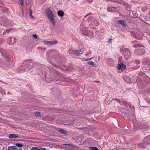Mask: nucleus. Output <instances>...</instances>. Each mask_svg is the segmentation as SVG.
<instances>
[{"label": "nucleus", "mask_w": 150, "mask_h": 150, "mask_svg": "<svg viewBox=\"0 0 150 150\" xmlns=\"http://www.w3.org/2000/svg\"><path fill=\"white\" fill-rule=\"evenodd\" d=\"M87 54H86V56H87Z\"/></svg>", "instance_id": "obj_53"}, {"label": "nucleus", "mask_w": 150, "mask_h": 150, "mask_svg": "<svg viewBox=\"0 0 150 150\" xmlns=\"http://www.w3.org/2000/svg\"><path fill=\"white\" fill-rule=\"evenodd\" d=\"M32 37L34 39H36L38 38L36 34L33 35Z\"/></svg>", "instance_id": "obj_36"}, {"label": "nucleus", "mask_w": 150, "mask_h": 150, "mask_svg": "<svg viewBox=\"0 0 150 150\" xmlns=\"http://www.w3.org/2000/svg\"><path fill=\"white\" fill-rule=\"evenodd\" d=\"M31 150H47V149L45 148H38L37 147H33L32 148Z\"/></svg>", "instance_id": "obj_13"}, {"label": "nucleus", "mask_w": 150, "mask_h": 150, "mask_svg": "<svg viewBox=\"0 0 150 150\" xmlns=\"http://www.w3.org/2000/svg\"><path fill=\"white\" fill-rule=\"evenodd\" d=\"M113 100H116L117 102H119V103H120V101L119 99H113Z\"/></svg>", "instance_id": "obj_41"}, {"label": "nucleus", "mask_w": 150, "mask_h": 150, "mask_svg": "<svg viewBox=\"0 0 150 150\" xmlns=\"http://www.w3.org/2000/svg\"><path fill=\"white\" fill-rule=\"evenodd\" d=\"M100 58V56H99L98 58V61H99Z\"/></svg>", "instance_id": "obj_46"}, {"label": "nucleus", "mask_w": 150, "mask_h": 150, "mask_svg": "<svg viewBox=\"0 0 150 150\" xmlns=\"http://www.w3.org/2000/svg\"><path fill=\"white\" fill-rule=\"evenodd\" d=\"M135 63L137 64H139L140 63V62L138 60H136L135 61Z\"/></svg>", "instance_id": "obj_39"}, {"label": "nucleus", "mask_w": 150, "mask_h": 150, "mask_svg": "<svg viewBox=\"0 0 150 150\" xmlns=\"http://www.w3.org/2000/svg\"><path fill=\"white\" fill-rule=\"evenodd\" d=\"M126 67V65L124 64L122 62L119 63L118 68L120 70H122L125 69Z\"/></svg>", "instance_id": "obj_6"}, {"label": "nucleus", "mask_w": 150, "mask_h": 150, "mask_svg": "<svg viewBox=\"0 0 150 150\" xmlns=\"http://www.w3.org/2000/svg\"><path fill=\"white\" fill-rule=\"evenodd\" d=\"M142 142L143 143H141L138 144V146L139 148L144 149L145 148L146 146V143L147 144H149V142L147 143L146 142H143V140H142Z\"/></svg>", "instance_id": "obj_7"}, {"label": "nucleus", "mask_w": 150, "mask_h": 150, "mask_svg": "<svg viewBox=\"0 0 150 150\" xmlns=\"http://www.w3.org/2000/svg\"><path fill=\"white\" fill-rule=\"evenodd\" d=\"M139 46H141L140 45H138V44H137V45H133V47H138Z\"/></svg>", "instance_id": "obj_40"}, {"label": "nucleus", "mask_w": 150, "mask_h": 150, "mask_svg": "<svg viewBox=\"0 0 150 150\" xmlns=\"http://www.w3.org/2000/svg\"><path fill=\"white\" fill-rule=\"evenodd\" d=\"M86 27H85V26L84 25H81L80 27V30L81 31V33H82L83 31L85 32L86 31Z\"/></svg>", "instance_id": "obj_14"}, {"label": "nucleus", "mask_w": 150, "mask_h": 150, "mask_svg": "<svg viewBox=\"0 0 150 150\" xmlns=\"http://www.w3.org/2000/svg\"><path fill=\"white\" fill-rule=\"evenodd\" d=\"M122 57H120L119 58V63H121L122 62Z\"/></svg>", "instance_id": "obj_37"}, {"label": "nucleus", "mask_w": 150, "mask_h": 150, "mask_svg": "<svg viewBox=\"0 0 150 150\" xmlns=\"http://www.w3.org/2000/svg\"><path fill=\"white\" fill-rule=\"evenodd\" d=\"M34 113L36 116H39L40 115V113L39 112H35Z\"/></svg>", "instance_id": "obj_34"}, {"label": "nucleus", "mask_w": 150, "mask_h": 150, "mask_svg": "<svg viewBox=\"0 0 150 150\" xmlns=\"http://www.w3.org/2000/svg\"><path fill=\"white\" fill-rule=\"evenodd\" d=\"M46 14L53 25L55 26L56 23L55 20V16L53 14L52 11L50 8L47 9L46 11Z\"/></svg>", "instance_id": "obj_1"}, {"label": "nucleus", "mask_w": 150, "mask_h": 150, "mask_svg": "<svg viewBox=\"0 0 150 150\" xmlns=\"http://www.w3.org/2000/svg\"><path fill=\"white\" fill-rule=\"evenodd\" d=\"M59 131L62 134H65L66 133L65 131L62 129H59Z\"/></svg>", "instance_id": "obj_30"}, {"label": "nucleus", "mask_w": 150, "mask_h": 150, "mask_svg": "<svg viewBox=\"0 0 150 150\" xmlns=\"http://www.w3.org/2000/svg\"><path fill=\"white\" fill-rule=\"evenodd\" d=\"M86 140L87 141H90V144H91L92 143H95V142H96L95 141H93L92 140H91L90 139H87Z\"/></svg>", "instance_id": "obj_25"}, {"label": "nucleus", "mask_w": 150, "mask_h": 150, "mask_svg": "<svg viewBox=\"0 0 150 150\" xmlns=\"http://www.w3.org/2000/svg\"><path fill=\"white\" fill-rule=\"evenodd\" d=\"M21 6L23 5V0H21Z\"/></svg>", "instance_id": "obj_43"}, {"label": "nucleus", "mask_w": 150, "mask_h": 150, "mask_svg": "<svg viewBox=\"0 0 150 150\" xmlns=\"http://www.w3.org/2000/svg\"><path fill=\"white\" fill-rule=\"evenodd\" d=\"M91 24L94 26H97L98 25L99 23L98 21L94 18L93 19V20L92 21Z\"/></svg>", "instance_id": "obj_9"}, {"label": "nucleus", "mask_w": 150, "mask_h": 150, "mask_svg": "<svg viewBox=\"0 0 150 150\" xmlns=\"http://www.w3.org/2000/svg\"><path fill=\"white\" fill-rule=\"evenodd\" d=\"M112 39L111 38L110 39L108 40V42L109 43H110L111 42V40Z\"/></svg>", "instance_id": "obj_45"}, {"label": "nucleus", "mask_w": 150, "mask_h": 150, "mask_svg": "<svg viewBox=\"0 0 150 150\" xmlns=\"http://www.w3.org/2000/svg\"><path fill=\"white\" fill-rule=\"evenodd\" d=\"M30 15L31 17L32 18H34V17L32 15V13H33V11L32 10L30 9Z\"/></svg>", "instance_id": "obj_29"}, {"label": "nucleus", "mask_w": 150, "mask_h": 150, "mask_svg": "<svg viewBox=\"0 0 150 150\" xmlns=\"http://www.w3.org/2000/svg\"><path fill=\"white\" fill-rule=\"evenodd\" d=\"M112 61V59H107L106 60V62H107V63H108V64H110V63H109V62L110 61Z\"/></svg>", "instance_id": "obj_35"}, {"label": "nucleus", "mask_w": 150, "mask_h": 150, "mask_svg": "<svg viewBox=\"0 0 150 150\" xmlns=\"http://www.w3.org/2000/svg\"><path fill=\"white\" fill-rule=\"evenodd\" d=\"M69 52L70 53L73 54H74V51L72 49H69Z\"/></svg>", "instance_id": "obj_33"}, {"label": "nucleus", "mask_w": 150, "mask_h": 150, "mask_svg": "<svg viewBox=\"0 0 150 150\" xmlns=\"http://www.w3.org/2000/svg\"><path fill=\"white\" fill-rule=\"evenodd\" d=\"M143 141L144 142H146L147 143H148V142L149 143L150 142V135H149L143 139Z\"/></svg>", "instance_id": "obj_12"}, {"label": "nucleus", "mask_w": 150, "mask_h": 150, "mask_svg": "<svg viewBox=\"0 0 150 150\" xmlns=\"http://www.w3.org/2000/svg\"><path fill=\"white\" fill-rule=\"evenodd\" d=\"M93 58V57H91V58H88V59H86V58H82L81 59V60L83 61H87L91 60Z\"/></svg>", "instance_id": "obj_24"}, {"label": "nucleus", "mask_w": 150, "mask_h": 150, "mask_svg": "<svg viewBox=\"0 0 150 150\" xmlns=\"http://www.w3.org/2000/svg\"><path fill=\"white\" fill-rule=\"evenodd\" d=\"M107 10L110 12H113L116 11V8L114 7H108Z\"/></svg>", "instance_id": "obj_16"}, {"label": "nucleus", "mask_w": 150, "mask_h": 150, "mask_svg": "<svg viewBox=\"0 0 150 150\" xmlns=\"http://www.w3.org/2000/svg\"><path fill=\"white\" fill-rule=\"evenodd\" d=\"M88 16V15H85V16L84 18H86L87 16Z\"/></svg>", "instance_id": "obj_48"}, {"label": "nucleus", "mask_w": 150, "mask_h": 150, "mask_svg": "<svg viewBox=\"0 0 150 150\" xmlns=\"http://www.w3.org/2000/svg\"><path fill=\"white\" fill-rule=\"evenodd\" d=\"M87 64H90L93 67H96V65L95 63L92 61H89L87 62Z\"/></svg>", "instance_id": "obj_17"}, {"label": "nucleus", "mask_w": 150, "mask_h": 150, "mask_svg": "<svg viewBox=\"0 0 150 150\" xmlns=\"http://www.w3.org/2000/svg\"><path fill=\"white\" fill-rule=\"evenodd\" d=\"M50 46L55 45L57 43V41L54 40L53 41L50 42Z\"/></svg>", "instance_id": "obj_26"}, {"label": "nucleus", "mask_w": 150, "mask_h": 150, "mask_svg": "<svg viewBox=\"0 0 150 150\" xmlns=\"http://www.w3.org/2000/svg\"><path fill=\"white\" fill-rule=\"evenodd\" d=\"M83 50L82 49H79V50H76L74 51V55H79L80 54H81L83 52Z\"/></svg>", "instance_id": "obj_8"}, {"label": "nucleus", "mask_w": 150, "mask_h": 150, "mask_svg": "<svg viewBox=\"0 0 150 150\" xmlns=\"http://www.w3.org/2000/svg\"><path fill=\"white\" fill-rule=\"evenodd\" d=\"M13 66V65H12V66H11V67H12Z\"/></svg>", "instance_id": "obj_52"}, {"label": "nucleus", "mask_w": 150, "mask_h": 150, "mask_svg": "<svg viewBox=\"0 0 150 150\" xmlns=\"http://www.w3.org/2000/svg\"><path fill=\"white\" fill-rule=\"evenodd\" d=\"M88 149L91 150H99V149L96 147L91 145V146L88 147Z\"/></svg>", "instance_id": "obj_20"}, {"label": "nucleus", "mask_w": 150, "mask_h": 150, "mask_svg": "<svg viewBox=\"0 0 150 150\" xmlns=\"http://www.w3.org/2000/svg\"><path fill=\"white\" fill-rule=\"evenodd\" d=\"M8 150H18V148L16 146H12L8 147Z\"/></svg>", "instance_id": "obj_18"}, {"label": "nucleus", "mask_w": 150, "mask_h": 150, "mask_svg": "<svg viewBox=\"0 0 150 150\" xmlns=\"http://www.w3.org/2000/svg\"><path fill=\"white\" fill-rule=\"evenodd\" d=\"M18 137L17 134H11L9 136V137L11 138H16Z\"/></svg>", "instance_id": "obj_19"}, {"label": "nucleus", "mask_w": 150, "mask_h": 150, "mask_svg": "<svg viewBox=\"0 0 150 150\" xmlns=\"http://www.w3.org/2000/svg\"><path fill=\"white\" fill-rule=\"evenodd\" d=\"M149 127V126H147V125H146V124H145V125H144V124L143 125V128L144 129L145 128H148Z\"/></svg>", "instance_id": "obj_38"}, {"label": "nucleus", "mask_w": 150, "mask_h": 150, "mask_svg": "<svg viewBox=\"0 0 150 150\" xmlns=\"http://www.w3.org/2000/svg\"><path fill=\"white\" fill-rule=\"evenodd\" d=\"M144 50L143 49H140L139 50L137 49L135 51V53L137 55H141L144 54Z\"/></svg>", "instance_id": "obj_5"}, {"label": "nucleus", "mask_w": 150, "mask_h": 150, "mask_svg": "<svg viewBox=\"0 0 150 150\" xmlns=\"http://www.w3.org/2000/svg\"><path fill=\"white\" fill-rule=\"evenodd\" d=\"M87 1L90 3L92 2V0H87Z\"/></svg>", "instance_id": "obj_44"}, {"label": "nucleus", "mask_w": 150, "mask_h": 150, "mask_svg": "<svg viewBox=\"0 0 150 150\" xmlns=\"http://www.w3.org/2000/svg\"><path fill=\"white\" fill-rule=\"evenodd\" d=\"M2 94H5V93L4 92L3 93H2Z\"/></svg>", "instance_id": "obj_50"}, {"label": "nucleus", "mask_w": 150, "mask_h": 150, "mask_svg": "<svg viewBox=\"0 0 150 150\" xmlns=\"http://www.w3.org/2000/svg\"><path fill=\"white\" fill-rule=\"evenodd\" d=\"M95 61L96 62H98V58L97 57H95Z\"/></svg>", "instance_id": "obj_42"}, {"label": "nucleus", "mask_w": 150, "mask_h": 150, "mask_svg": "<svg viewBox=\"0 0 150 150\" xmlns=\"http://www.w3.org/2000/svg\"><path fill=\"white\" fill-rule=\"evenodd\" d=\"M12 38H9L8 39V42L9 44H12L13 43H12Z\"/></svg>", "instance_id": "obj_31"}, {"label": "nucleus", "mask_w": 150, "mask_h": 150, "mask_svg": "<svg viewBox=\"0 0 150 150\" xmlns=\"http://www.w3.org/2000/svg\"><path fill=\"white\" fill-rule=\"evenodd\" d=\"M57 14L59 16L63 17L64 15V12L62 11H59L57 12Z\"/></svg>", "instance_id": "obj_15"}, {"label": "nucleus", "mask_w": 150, "mask_h": 150, "mask_svg": "<svg viewBox=\"0 0 150 150\" xmlns=\"http://www.w3.org/2000/svg\"><path fill=\"white\" fill-rule=\"evenodd\" d=\"M118 23L119 24H120L123 26H125V21L123 20H119L118 21Z\"/></svg>", "instance_id": "obj_23"}, {"label": "nucleus", "mask_w": 150, "mask_h": 150, "mask_svg": "<svg viewBox=\"0 0 150 150\" xmlns=\"http://www.w3.org/2000/svg\"><path fill=\"white\" fill-rule=\"evenodd\" d=\"M16 145L18 147H21L23 146V144H22L17 143L16 144Z\"/></svg>", "instance_id": "obj_32"}, {"label": "nucleus", "mask_w": 150, "mask_h": 150, "mask_svg": "<svg viewBox=\"0 0 150 150\" xmlns=\"http://www.w3.org/2000/svg\"><path fill=\"white\" fill-rule=\"evenodd\" d=\"M81 33L84 36H87L90 38H92L93 37V35L91 31H86L85 32L83 31Z\"/></svg>", "instance_id": "obj_4"}, {"label": "nucleus", "mask_w": 150, "mask_h": 150, "mask_svg": "<svg viewBox=\"0 0 150 150\" xmlns=\"http://www.w3.org/2000/svg\"><path fill=\"white\" fill-rule=\"evenodd\" d=\"M51 50H50L49 51V52H51Z\"/></svg>", "instance_id": "obj_51"}, {"label": "nucleus", "mask_w": 150, "mask_h": 150, "mask_svg": "<svg viewBox=\"0 0 150 150\" xmlns=\"http://www.w3.org/2000/svg\"><path fill=\"white\" fill-rule=\"evenodd\" d=\"M134 125L136 128H138L139 125H137L138 122L136 120H134Z\"/></svg>", "instance_id": "obj_22"}, {"label": "nucleus", "mask_w": 150, "mask_h": 150, "mask_svg": "<svg viewBox=\"0 0 150 150\" xmlns=\"http://www.w3.org/2000/svg\"><path fill=\"white\" fill-rule=\"evenodd\" d=\"M43 42L44 43V44L48 46H50V41L45 40Z\"/></svg>", "instance_id": "obj_28"}, {"label": "nucleus", "mask_w": 150, "mask_h": 150, "mask_svg": "<svg viewBox=\"0 0 150 150\" xmlns=\"http://www.w3.org/2000/svg\"><path fill=\"white\" fill-rule=\"evenodd\" d=\"M27 62L28 64L29 63V64H27V68H24L23 67H20L18 68V71H26L27 70V69H31L32 68L33 65V60L30 59L28 60L27 61Z\"/></svg>", "instance_id": "obj_2"}, {"label": "nucleus", "mask_w": 150, "mask_h": 150, "mask_svg": "<svg viewBox=\"0 0 150 150\" xmlns=\"http://www.w3.org/2000/svg\"><path fill=\"white\" fill-rule=\"evenodd\" d=\"M134 38L137 39L142 40V36H141L140 34L137 33L135 34L134 35Z\"/></svg>", "instance_id": "obj_10"}, {"label": "nucleus", "mask_w": 150, "mask_h": 150, "mask_svg": "<svg viewBox=\"0 0 150 150\" xmlns=\"http://www.w3.org/2000/svg\"><path fill=\"white\" fill-rule=\"evenodd\" d=\"M127 79H129V78L128 77H127Z\"/></svg>", "instance_id": "obj_49"}, {"label": "nucleus", "mask_w": 150, "mask_h": 150, "mask_svg": "<svg viewBox=\"0 0 150 150\" xmlns=\"http://www.w3.org/2000/svg\"><path fill=\"white\" fill-rule=\"evenodd\" d=\"M148 40L149 43H150V37L148 39Z\"/></svg>", "instance_id": "obj_47"}, {"label": "nucleus", "mask_w": 150, "mask_h": 150, "mask_svg": "<svg viewBox=\"0 0 150 150\" xmlns=\"http://www.w3.org/2000/svg\"><path fill=\"white\" fill-rule=\"evenodd\" d=\"M38 50L39 51H42V50H45L46 49L44 47H37Z\"/></svg>", "instance_id": "obj_21"}, {"label": "nucleus", "mask_w": 150, "mask_h": 150, "mask_svg": "<svg viewBox=\"0 0 150 150\" xmlns=\"http://www.w3.org/2000/svg\"><path fill=\"white\" fill-rule=\"evenodd\" d=\"M93 19L92 17L91 16H89L88 17L87 20V21L89 22L91 21V20H93Z\"/></svg>", "instance_id": "obj_27"}, {"label": "nucleus", "mask_w": 150, "mask_h": 150, "mask_svg": "<svg viewBox=\"0 0 150 150\" xmlns=\"http://www.w3.org/2000/svg\"><path fill=\"white\" fill-rule=\"evenodd\" d=\"M64 145H66L67 146H69V147L72 148V149H78V147L77 146L73 145L71 144H64Z\"/></svg>", "instance_id": "obj_11"}, {"label": "nucleus", "mask_w": 150, "mask_h": 150, "mask_svg": "<svg viewBox=\"0 0 150 150\" xmlns=\"http://www.w3.org/2000/svg\"><path fill=\"white\" fill-rule=\"evenodd\" d=\"M124 55L126 59L129 58L131 56V53L130 50L128 49H124Z\"/></svg>", "instance_id": "obj_3"}]
</instances>
